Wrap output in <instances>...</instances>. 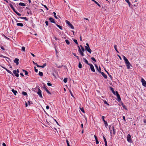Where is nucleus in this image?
<instances>
[{
	"mask_svg": "<svg viewBox=\"0 0 146 146\" xmlns=\"http://www.w3.org/2000/svg\"><path fill=\"white\" fill-rule=\"evenodd\" d=\"M123 58L124 60L125 61V62L126 64V66L127 67V68L128 69H129L130 68V64L129 62L128 59L127 58L124 56H123Z\"/></svg>",
	"mask_w": 146,
	"mask_h": 146,
	"instance_id": "1",
	"label": "nucleus"
},
{
	"mask_svg": "<svg viewBox=\"0 0 146 146\" xmlns=\"http://www.w3.org/2000/svg\"><path fill=\"white\" fill-rule=\"evenodd\" d=\"M86 46H85V48L86 50H87L90 54H91L92 52V50L90 49L89 44L88 43H86Z\"/></svg>",
	"mask_w": 146,
	"mask_h": 146,
	"instance_id": "2",
	"label": "nucleus"
},
{
	"mask_svg": "<svg viewBox=\"0 0 146 146\" xmlns=\"http://www.w3.org/2000/svg\"><path fill=\"white\" fill-rule=\"evenodd\" d=\"M66 23L69 26V27L72 29H74V27L73 25L70 23V22L67 20L66 21Z\"/></svg>",
	"mask_w": 146,
	"mask_h": 146,
	"instance_id": "3",
	"label": "nucleus"
},
{
	"mask_svg": "<svg viewBox=\"0 0 146 146\" xmlns=\"http://www.w3.org/2000/svg\"><path fill=\"white\" fill-rule=\"evenodd\" d=\"M131 136L130 134H128L127 136V140L129 143H132V141L131 138Z\"/></svg>",
	"mask_w": 146,
	"mask_h": 146,
	"instance_id": "4",
	"label": "nucleus"
},
{
	"mask_svg": "<svg viewBox=\"0 0 146 146\" xmlns=\"http://www.w3.org/2000/svg\"><path fill=\"white\" fill-rule=\"evenodd\" d=\"M38 91L37 92V94H38V95L39 96V97L41 98H42V95L41 91L40 90V89L39 88H37Z\"/></svg>",
	"mask_w": 146,
	"mask_h": 146,
	"instance_id": "5",
	"label": "nucleus"
},
{
	"mask_svg": "<svg viewBox=\"0 0 146 146\" xmlns=\"http://www.w3.org/2000/svg\"><path fill=\"white\" fill-rule=\"evenodd\" d=\"M141 82L142 83V85L145 87H146V82L142 78L141 79Z\"/></svg>",
	"mask_w": 146,
	"mask_h": 146,
	"instance_id": "6",
	"label": "nucleus"
},
{
	"mask_svg": "<svg viewBox=\"0 0 146 146\" xmlns=\"http://www.w3.org/2000/svg\"><path fill=\"white\" fill-rule=\"evenodd\" d=\"M89 65L90 67L91 70L93 72H95V70L93 65L91 64H89Z\"/></svg>",
	"mask_w": 146,
	"mask_h": 146,
	"instance_id": "7",
	"label": "nucleus"
},
{
	"mask_svg": "<svg viewBox=\"0 0 146 146\" xmlns=\"http://www.w3.org/2000/svg\"><path fill=\"white\" fill-rule=\"evenodd\" d=\"M78 48H79L78 51H79V53L80 54V55L82 56H84V53L83 52H82V51H81V50L80 49V46H78Z\"/></svg>",
	"mask_w": 146,
	"mask_h": 146,
	"instance_id": "8",
	"label": "nucleus"
},
{
	"mask_svg": "<svg viewBox=\"0 0 146 146\" xmlns=\"http://www.w3.org/2000/svg\"><path fill=\"white\" fill-rule=\"evenodd\" d=\"M95 66L96 70H97L100 73H101V70L100 67L99 66L98 67V65L96 64H95Z\"/></svg>",
	"mask_w": 146,
	"mask_h": 146,
	"instance_id": "9",
	"label": "nucleus"
},
{
	"mask_svg": "<svg viewBox=\"0 0 146 146\" xmlns=\"http://www.w3.org/2000/svg\"><path fill=\"white\" fill-rule=\"evenodd\" d=\"M43 88L44 90H45L49 94H51V93L49 92V91L46 88L45 85H44L43 86Z\"/></svg>",
	"mask_w": 146,
	"mask_h": 146,
	"instance_id": "10",
	"label": "nucleus"
},
{
	"mask_svg": "<svg viewBox=\"0 0 146 146\" xmlns=\"http://www.w3.org/2000/svg\"><path fill=\"white\" fill-rule=\"evenodd\" d=\"M19 59L17 58H15L14 60V62L16 63L17 65H18Z\"/></svg>",
	"mask_w": 146,
	"mask_h": 146,
	"instance_id": "11",
	"label": "nucleus"
},
{
	"mask_svg": "<svg viewBox=\"0 0 146 146\" xmlns=\"http://www.w3.org/2000/svg\"><path fill=\"white\" fill-rule=\"evenodd\" d=\"M49 20L51 23H56L54 20L53 19V18L52 17H50L49 19Z\"/></svg>",
	"mask_w": 146,
	"mask_h": 146,
	"instance_id": "12",
	"label": "nucleus"
},
{
	"mask_svg": "<svg viewBox=\"0 0 146 146\" xmlns=\"http://www.w3.org/2000/svg\"><path fill=\"white\" fill-rule=\"evenodd\" d=\"M13 73L15 74V75L17 77H18L19 76V74L18 73H17L16 70H14L13 71Z\"/></svg>",
	"mask_w": 146,
	"mask_h": 146,
	"instance_id": "13",
	"label": "nucleus"
},
{
	"mask_svg": "<svg viewBox=\"0 0 146 146\" xmlns=\"http://www.w3.org/2000/svg\"><path fill=\"white\" fill-rule=\"evenodd\" d=\"M100 73L105 78L107 79V75H106L104 72H101Z\"/></svg>",
	"mask_w": 146,
	"mask_h": 146,
	"instance_id": "14",
	"label": "nucleus"
},
{
	"mask_svg": "<svg viewBox=\"0 0 146 146\" xmlns=\"http://www.w3.org/2000/svg\"><path fill=\"white\" fill-rule=\"evenodd\" d=\"M83 61L85 62L86 63V64H87L88 65H89V64L88 63V61L86 59V58H83Z\"/></svg>",
	"mask_w": 146,
	"mask_h": 146,
	"instance_id": "15",
	"label": "nucleus"
},
{
	"mask_svg": "<svg viewBox=\"0 0 146 146\" xmlns=\"http://www.w3.org/2000/svg\"><path fill=\"white\" fill-rule=\"evenodd\" d=\"M94 137H95V138L96 140V144H98L99 143V141L98 140V138H97V136L95 135H94Z\"/></svg>",
	"mask_w": 146,
	"mask_h": 146,
	"instance_id": "16",
	"label": "nucleus"
},
{
	"mask_svg": "<svg viewBox=\"0 0 146 146\" xmlns=\"http://www.w3.org/2000/svg\"><path fill=\"white\" fill-rule=\"evenodd\" d=\"M12 92H13L14 94L16 96V95L17 93V91L14 90V89H12L11 90Z\"/></svg>",
	"mask_w": 146,
	"mask_h": 146,
	"instance_id": "17",
	"label": "nucleus"
},
{
	"mask_svg": "<svg viewBox=\"0 0 146 146\" xmlns=\"http://www.w3.org/2000/svg\"><path fill=\"white\" fill-rule=\"evenodd\" d=\"M116 96H117V97L118 98V101L119 102L121 100V99L119 95V94H118Z\"/></svg>",
	"mask_w": 146,
	"mask_h": 146,
	"instance_id": "18",
	"label": "nucleus"
},
{
	"mask_svg": "<svg viewBox=\"0 0 146 146\" xmlns=\"http://www.w3.org/2000/svg\"><path fill=\"white\" fill-rule=\"evenodd\" d=\"M18 19L20 18L22 19H24L26 21H28V19H27L26 17H19L18 18Z\"/></svg>",
	"mask_w": 146,
	"mask_h": 146,
	"instance_id": "19",
	"label": "nucleus"
},
{
	"mask_svg": "<svg viewBox=\"0 0 146 146\" xmlns=\"http://www.w3.org/2000/svg\"><path fill=\"white\" fill-rule=\"evenodd\" d=\"M19 5L20 6H24L26 5L23 3H20L19 4Z\"/></svg>",
	"mask_w": 146,
	"mask_h": 146,
	"instance_id": "20",
	"label": "nucleus"
},
{
	"mask_svg": "<svg viewBox=\"0 0 146 146\" xmlns=\"http://www.w3.org/2000/svg\"><path fill=\"white\" fill-rule=\"evenodd\" d=\"M46 63L42 65V66H40L39 65L38 66V67H41V68H44L45 66H46Z\"/></svg>",
	"mask_w": 146,
	"mask_h": 146,
	"instance_id": "21",
	"label": "nucleus"
},
{
	"mask_svg": "<svg viewBox=\"0 0 146 146\" xmlns=\"http://www.w3.org/2000/svg\"><path fill=\"white\" fill-rule=\"evenodd\" d=\"M17 26H21V27H23V24L22 23H17Z\"/></svg>",
	"mask_w": 146,
	"mask_h": 146,
	"instance_id": "22",
	"label": "nucleus"
},
{
	"mask_svg": "<svg viewBox=\"0 0 146 146\" xmlns=\"http://www.w3.org/2000/svg\"><path fill=\"white\" fill-rule=\"evenodd\" d=\"M112 129H113V134L115 135V129H114V126L112 127Z\"/></svg>",
	"mask_w": 146,
	"mask_h": 146,
	"instance_id": "23",
	"label": "nucleus"
},
{
	"mask_svg": "<svg viewBox=\"0 0 146 146\" xmlns=\"http://www.w3.org/2000/svg\"><path fill=\"white\" fill-rule=\"evenodd\" d=\"M104 122V125H105V127L106 128H107V126H108V124L107 122L106 121H105Z\"/></svg>",
	"mask_w": 146,
	"mask_h": 146,
	"instance_id": "24",
	"label": "nucleus"
},
{
	"mask_svg": "<svg viewBox=\"0 0 146 146\" xmlns=\"http://www.w3.org/2000/svg\"><path fill=\"white\" fill-rule=\"evenodd\" d=\"M103 102H104V103L105 104H106L107 105V106H109V104H108L107 102V101L105 100H103Z\"/></svg>",
	"mask_w": 146,
	"mask_h": 146,
	"instance_id": "25",
	"label": "nucleus"
},
{
	"mask_svg": "<svg viewBox=\"0 0 146 146\" xmlns=\"http://www.w3.org/2000/svg\"><path fill=\"white\" fill-rule=\"evenodd\" d=\"M110 90L112 92V93H113L114 94H115V92L114 90H113V89L112 88L110 87Z\"/></svg>",
	"mask_w": 146,
	"mask_h": 146,
	"instance_id": "26",
	"label": "nucleus"
},
{
	"mask_svg": "<svg viewBox=\"0 0 146 146\" xmlns=\"http://www.w3.org/2000/svg\"><path fill=\"white\" fill-rule=\"evenodd\" d=\"M56 25L61 30L62 29V26H60L57 24H56Z\"/></svg>",
	"mask_w": 146,
	"mask_h": 146,
	"instance_id": "27",
	"label": "nucleus"
},
{
	"mask_svg": "<svg viewBox=\"0 0 146 146\" xmlns=\"http://www.w3.org/2000/svg\"><path fill=\"white\" fill-rule=\"evenodd\" d=\"M82 64L81 63V62H79L78 64V67L80 68H82Z\"/></svg>",
	"mask_w": 146,
	"mask_h": 146,
	"instance_id": "28",
	"label": "nucleus"
},
{
	"mask_svg": "<svg viewBox=\"0 0 146 146\" xmlns=\"http://www.w3.org/2000/svg\"><path fill=\"white\" fill-rule=\"evenodd\" d=\"M6 70L8 72L9 74H11L13 76V74L12 73L11 71H10V70H8L7 69H6Z\"/></svg>",
	"mask_w": 146,
	"mask_h": 146,
	"instance_id": "29",
	"label": "nucleus"
},
{
	"mask_svg": "<svg viewBox=\"0 0 146 146\" xmlns=\"http://www.w3.org/2000/svg\"><path fill=\"white\" fill-rule=\"evenodd\" d=\"M38 74L41 76H42L43 75V74L42 72H39Z\"/></svg>",
	"mask_w": 146,
	"mask_h": 146,
	"instance_id": "30",
	"label": "nucleus"
},
{
	"mask_svg": "<svg viewBox=\"0 0 146 146\" xmlns=\"http://www.w3.org/2000/svg\"><path fill=\"white\" fill-rule=\"evenodd\" d=\"M117 46L116 45H114V48H115V50L117 52V53H119V52L117 49Z\"/></svg>",
	"mask_w": 146,
	"mask_h": 146,
	"instance_id": "31",
	"label": "nucleus"
},
{
	"mask_svg": "<svg viewBox=\"0 0 146 146\" xmlns=\"http://www.w3.org/2000/svg\"><path fill=\"white\" fill-rule=\"evenodd\" d=\"M65 42H66V43L68 44V45H69L70 44V42L68 40H67V39H66L65 40Z\"/></svg>",
	"mask_w": 146,
	"mask_h": 146,
	"instance_id": "32",
	"label": "nucleus"
},
{
	"mask_svg": "<svg viewBox=\"0 0 146 146\" xmlns=\"http://www.w3.org/2000/svg\"><path fill=\"white\" fill-rule=\"evenodd\" d=\"M67 80L68 79L67 78H64L63 80L64 82L65 83H66L67 81Z\"/></svg>",
	"mask_w": 146,
	"mask_h": 146,
	"instance_id": "33",
	"label": "nucleus"
},
{
	"mask_svg": "<svg viewBox=\"0 0 146 146\" xmlns=\"http://www.w3.org/2000/svg\"><path fill=\"white\" fill-rule=\"evenodd\" d=\"M122 106L123 107V108H124L125 109H126V110L127 109V108H126V106L125 105L123 104V103L122 104Z\"/></svg>",
	"mask_w": 146,
	"mask_h": 146,
	"instance_id": "34",
	"label": "nucleus"
},
{
	"mask_svg": "<svg viewBox=\"0 0 146 146\" xmlns=\"http://www.w3.org/2000/svg\"><path fill=\"white\" fill-rule=\"evenodd\" d=\"M96 4H97L99 7H101L100 5L96 1H95L94 2Z\"/></svg>",
	"mask_w": 146,
	"mask_h": 146,
	"instance_id": "35",
	"label": "nucleus"
},
{
	"mask_svg": "<svg viewBox=\"0 0 146 146\" xmlns=\"http://www.w3.org/2000/svg\"><path fill=\"white\" fill-rule=\"evenodd\" d=\"M22 94L24 96H26L27 95V93L25 92H22Z\"/></svg>",
	"mask_w": 146,
	"mask_h": 146,
	"instance_id": "36",
	"label": "nucleus"
},
{
	"mask_svg": "<svg viewBox=\"0 0 146 146\" xmlns=\"http://www.w3.org/2000/svg\"><path fill=\"white\" fill-rule=\"evenodd\" d=\"M127 3L128 4V5H129V7H131L132 6V5L130 4V3L129 2V1Z\"/></svg>",
	"mask_w": 146,
	"mask_h": 146,
	"instance_id": "37",
	"label": "nucleus"
},
{
	"mask_svg": "<svg viewBox=\"0 0 146 146\" xmlns=\"http://www.w3.org/2000/svg\"><path fill=\"white\" fill-rule=\"evenodd\" d=\"M103 138L104 141L105 143H107L106 140V138H105V137H104V136H103Z\"/></svg>",
	"mask_w": 146,
	"mask_h": 146,
	"instance_id": "38",
	"label": "nucleus"
},
{
	"mask_svg": "<svg viewBox=\"0 0 146 146\" xmlns=\"http://www.w3.org/2000/svg\"><path fill=\"white\" fill-rule=\"evenodd\" d=\"M74 41V42L75 43H76L77 44H78V43L77 42V40L76 39H74L73 40Z\"/></svg>",
	"mask_w": 146,
	"mask_h": 146,
	"instance_id": "39",
	"label": "nucleus"
},
{
	"mask_svg": "<svg viewBox=\"0 0 146 146\" xmlns=\"http://www.w3.org/2000/svg\"><path fill=\"white\" fill-rule=\"evenodd\" d=\"M22 50L24 52L25 51V47L24 46H22Z\"/></svg>",
	"mask_w": 146,
	"mask_h": 146,
	"instance_id": "40",
	"label": "nucleus"
},
{
	"mask_svg": "<svg viewBox=\"0 0 146 146\" xmlns=\"http://www.w3.org/2000/svg\"><path fill=\"white\" fill-rule=\"evenodd\" d=\"M9 5L12 9H14V7H13V5L11 4L10 3Z\"/></svg>",
	"mask_w": 146,
	"mask_h": 146,
	"instance_id": "41",
	"label": "nucleus"
},
{
	"mask_svg": "<svg viewBox=\"0 0 146 146\" xmlns=\"http://www.w3.org/2000/svg\"><path fill=\"white\" fill-rule=\"evenodd\" d=\"M53 14L54 15V17L56 19H57L58 18V17H57V16H56V13L54 12H53Z\"/></svg>",
	"mask_w": 146,
	"mask_h": 146,
	"instance_id": "42",
	"label": "nucleus"
},
{
	"mask_svg": "<svg viewBox=\"0 0 146 146\" xmlns=\"http://www.w3.org/2000/svg\"><path fill=\"white\" fill-rule=\"evenodd\" d=\"M91 59L94 61L96 62V60L94 57H92Z\"/></svg>",
	"mask_w": 146,
	"mask_h": 146,
	"instance_id": "43",
	"label": "nucleus"
},
{
	"mask_svg": "<svg viewBox=\"0 0 146 146\" xmlns=\"http://www.w3.org/2000/svg\"><path fill=\"white\" fill-rule=\"evenodd\" d=\"M28 103H29V105H30L31 104H33V103H32V101H30V100L29 101Z\"/></svg>",
	"mask_w": 146,
	"mask_h": 146,
	"instance_id": "44",
	"label": "nucleus"
},
{
	"mask_svg": "<svg viewBox=\"0 0 146 146\" xmlns=\"http://www.w3.org/2000/svg\"><path fill=\"white\" fill-rule=\"evenodd\" d=\"M80 109L84 113V110L83 109V108H80Z\"/></svg>",
	"mask_w": 146,
	"mask_h": 146,
	"instance_id": "45",
	"label": "nucleus"
},
{
	"mask_svg": "<svg viewBox=\"0 0 146 146\" xmlns=\"http://www.w3.org/2000/svg\"><path fill=\"white\" fill-rule=\"evenodd\" d=\"M105 117L104 116H102V120L104 122V121H106L104 119Z\"/></svg>",
	"mask_w": 146,
	"mask_h": 146,
	"instance_id": "46",
	"label": "nucleus"
},
{
	"mask_svg": "<svg viewBox=\"0 0 146 146\" xmlns=\"http://www.w3.org/2000/svg\"><path fill=\"white\" fill-rule=\"evenodd\" d=\"M3 36H4V37L6 38V39L7 40H9V38L8 37H7V36H6L5 35H3Z\"/></svg>",
	"mask_w": 146,
	"mask_h": 146,
	"instance_id": "47",
	"label": "nucleus"
},
{
	"mask_svg": "<svg viewBox=\"0 0 146 146\" xmlns=\"http://www.w3.org/2000/svg\"><path fill=\"white\" fill-rule=\"evenodd\" d=\"M35 71L36 72H38V70L36 68V67H34Z\"/></svg>",
	"mask_w": 146,
	"mask_h": 146,
	"instance_id": "48",
	"label": "nucleus"
},
{
	"mask_svg": "<svg viewBox=\"0 0 146 146\" xmlns=\"http://www.w3.org/2000/svg\"><path fill=\"white\" fill-rule=\"evenodd\" d=\"M17 15H18V16H21V14H20V13H18L17 11L15 13Z\"/></svg>",
	"mask_w": 146,
	"mask_h": 146,
	"instance_id": "49",
	"label": "nucleus"
},
{
	"mask_svg": "<svg viewBox=\"0 0 146 146\" xmlns=\"http://www.w3.org/2000/svg\"><path fill=\"white\" fill-rule=\"evenodd\" d=\"M43 6L45 8H46L47 10H48V9L47 8V6L45 5H43Z\"/></svg>",
	"mask_w": 146,
	"mask_h": 146,
	"instance_id": "50",
	"label": "nucleus"
},
{
	"mask_svg": "<svg viewBox=\"0 0 146 146\" xmlns=\"http://www.w3.org/2000/svg\"><path fill=\"white\" fill-rule=\"evenodd\" d=\"M47 85L48 86H52V84L50 83H47Z\"/></svg>",
	"mask_w": 146,
	"mask_h": 146,
	"instance_id": "51",
	"label": "nucleus"
},
{
	"mask_svg": "<svg viewBox=\"0 0 146 146\" xmlns=\"http://www.w3.org/2000/svg\"><path fill=\"white\" fill-rule=\"evenodd\" d=\"M27 13L28 14H30L31 15L32 14V12L31 11H30L29 12L28 11L27 12Z\"/></svg>",
	"mask_w": 146,
	"mask_h": 146,
	"instance_id": "52",
	"label": "nucleus"
},
{
	"mask_svg": "<svg viewBox=\"0 0 146 146\" xmlns=\"http://www.w3.org/2000/svg\"><path fill=\"white\" fill-rule=\"evenodd\" d=\"M28 74V72L26 70V71H25V74L26 75H27Z\"/></svg>",
	"mask_w": 146,
	"mask_h": 146,
	"instance_id": "53",
	"label": "nucleus"
},
{
	"mask_svg": "<svg viewBox=\"0 0 146 146\" xmlns=\"http://www.w3.org/2000/svg\"><path fill=\"white\" fill-rule=\"evenodd\" d=\"M34 64H35V65H36L37 67H38V66H39V65L37 63L35 62V63H34Z\"/></svg>",
	"mask_w": 146,
	"mask_h": 146,
	"instance_id": "54",
	"label": "nucleus"
},
{
	"mask_svg": "<svg viewBox=\"0 0 146 146\" xmlns=\"http://www.w3.org/2000/svg\"><path fill=\"white\" fill-rule=\"evenodd\" d=\"M34 64H35V65H36L37 67H38V66H39V65L37 63L35 62V63H34Z\"/></svg>",
	"mask_w": 146,
	"mask_h": 146,
	"instance_id": "55",
	"label": "nucleus"
},
{
	"mask_svg": "<svg viewBox=\"0 0 146 146\" xmlns=\"http://www.w3.org/2000/svg\"><path fill=\"white\" fill-rule=\"evenodd\" d=\"M143 122L145 124V125H146V119H143Z\"/></svg>",
	"mask_w": 146,
	"mask_h": 146,
	"instance_id": "56",
	"label": "nucleus"
},
{
	"mask_svg": "<svg viewBox=\"0 0 146 146\" xmlns=\"http://www.w3.org/2000/svg\"><path fill=\"white\" fill-rule=\"evenodd\" d=\"M45 23L46 26H48V21H46L45 22Z\"/></svg>",
	"mask_w": 146,
	"mask_h": 146,
	"instance_id": "57",
	"label": "nucleus"
},
{
	"mask_svg": "<svg viewBox=\"0 0 146 146\" xmlns=\"http://www.w3.org/2000/svg\"><path fill=\"white\" fill-rule=\"evenodd\" d=\"M111 127V125H110L109 126V129L110 131V133H111V131H112V130H111L110 129V127Z\"/></svg>",
	"mask_w": 146,
	"mask_h": 146,
	"instance_id": "58",
	"label": "nucleus"
},
{
	"mask_svg": "<svg viewBox=\"0 0 146 146\" xmlns=\"http://www.w3.org/2000/svg\"><path fill=\"white\" fill-rule=\"evenodd\" d=\"M1 48L3 50H5V49L4 47H3V46H1Z\"/></svg>",
	"mask_w": 146,
	"mask_h": 146,
	"instance_id": "59",
	"label": "nucleus"
},
{
	"mask_svg": "<svg viewBox=\"0 0 146 146\" xmlns=\"http://www.w3.org/2000/svg\"><path fill=\"white\" fill-rule=\"evenodd\" d=\"M119 94L118 92L117 91H116L115 92V94H114L115 95H117V94Z\"/></svg>",
	"mask_w": 146,
	"mask_h": 146,
	"instance_id": "60",
	"label": "nucleus"
},
{
	"mask_svg": "<svg viewBox=\"0 0 146 146\" xmlns=\"http://www.w3.org/2000/svg\"><path fill=\"white\" fill-rule=\"evenodd\" d=\"M82 50L81 51H82V52H84L85 51V49L84 48H81Z\"/></svg>",
	"mask_w": 146,
	"mask_h": 146,
	"instance_id": "61",
	"label": "nucleus"
},
{
	"mask_svg": "<svg viewBox=\"0 0 146 146\" xmlns=\"http://www.w3.org/2000/svg\"><path fill=\"white\" fill-rule=\"evenodd\" d=\"M66 142L67 143V145H69V142H68V140L67 139L66 140Z\"/></svg>",
	"mask_w": 146,
	"mask_h": 146,
	"instance_id": "62",
	"label": "nucleus"
},
{
	"mask_svg": "<svg viewBox=\"0 0 146 146\" xmlns=\"http://www.w3.org/2000/svg\"><path fill=\"white\" fill-rule=\"evenodd\" d=\"M123 120L125 121H126V120H125V116H123Z\"/></svg>",
	"mask_w": 146,
	"mask_h": 146,
	"instance_id": "63",
	"label": "nucleus"
},
{
	"mask_svg": "<svg viewBox=\"0 0 146 146\" xmlns=\"http://www.w3.org/2000/svg\"><path fill=\"white\" fill-rule=\"evenodd\" d=\"M2 145H3V146H6V144H5V143H3V144H2Z\"/></svg>",
	"mask_w": 146,
	"mask_h": 146,
	"instance_id": "64",
	"label": "nucleus"
}]
</instances>
